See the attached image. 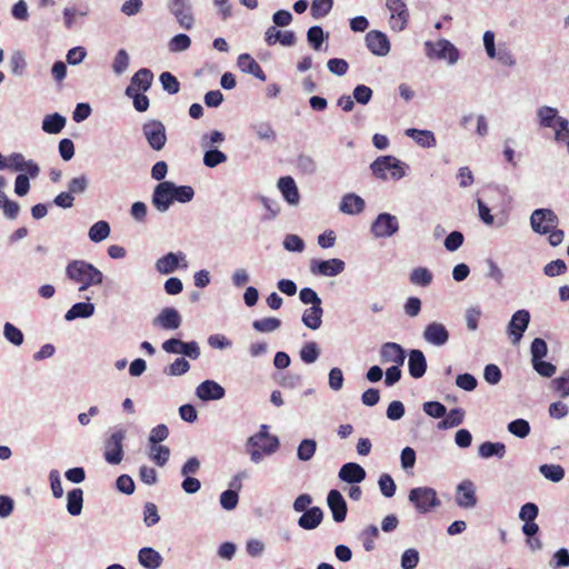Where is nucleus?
I'll return each mask as SVG.
<instances>
[{
    "instance_id": "1",
    "label": "nucleus",
    "mask_w": 569,
    "mask_h": 569,
    "mask_svg": "<svg viewBox=\"0 0 569 569\" xmlns=\"http://www.w3.org/2000/svg\"><path fill=\"white\" fill-rule=\"evenodd\" d=\"M268 430L267 425H261L260 430L246 442V451L253 463L261 462L264 456H270L279 449L278 437L270 435Z\"/></svg>"
},
{
    "instance_id": "2",
    "label": "nucleus",
    "mask_w": 569,
    "mask_h": 569,
    "mask_svg": "<svg viewBox=\"0 0 569 569\" xmlns=\"http://www.w3.org/2000/svg\"><path fill=\"white\" fill-rule=\"evenodd\" d=\"M66 276L70 281L80 286L79 291L101 284L104 278L97 267L86 260L70 261L66 267Z\"/></svg>"
},
{
    "instance_id": "3",
    "label": "nucleus",
    "mask_w": 569,
    "mask_h": 569,
    "mask_svg": "<svg viewBox=\"0 0 569 569\" xmlns=\"http://www.w3.org/2000/svg\"><path fill=\"white\" fill-rule=\"evenodd\" d=\"M370 169L372 174L378 179L387 180V172H390L392 180H400L406 176L408 164L393 156H381L370 164Z\"/></svg>"
},
{
    "instance_id": "4",
    "label": "nucleus",
    "mask_w": 569,
    "mask_h": 569,
    "mask_svg": "<svg viewBox=\"0 0 569 569\" xmlns=\"http://www.w3.org/2000/svg\"><path fill=\"white\" fill-rule=\"evenodd\" d=\"M408 500L417 512L428 513L441 506L437 491L431 487H416L409 491Z\"/></svg>"
},
{
    "instance_id": "5",
    "label": "nucleus",
    "mask_w": 569,
    "mask_h": 569,
    "mask_svg": "<svg viewBox=\"0 0 569 569\" xmlns=\"http://www.w3.org/2000/svg\"><path fill=\"white\" fill-rule=\"evenodd\" d=\"M142 134L148 146L154 151H161L167 143V130L160 120H148L142 124Z\"/></svg>"
},
{
    "instance_id": "6",
    "label": "nucleus",
    "mask_w": 569,
    "mask_h": 569,
    "mask_svg": "<svg viewBox=\"0 0 569 569\" xmlns=\"http://www.w3.org/2000/svg\"><path fill=\"white\" fill-rule=\"evenodd\" d=\"M126 431L121 428L114 429L104 442V459L110 465H118L123 458V440Z\"/></svg>"
},
{
    "instance_id": "7",
    "label": "nucleus",
    "mask_w": 569,
    "mask_h": 569,
    "mask_svg": "<svg viewBox=\"0 0 569 569\" xmlns=\"http://www.w3.org/2000/svg\"><path fill=\"white\" fill-rule=\"evenodd\" d=\"M558 217L551 209H536L530 217V224L535 232L547 234L558 226Z\"/></svg>"
},
{
    "instance_id": "8",
    "label": "nucleus",
    "mask_w": 569,
    "mask_h": 569,
    "mask_svg": "<svg viewBox=\"0 0 569 569\" xmlns=\"http://www.w3.org/2000/svg\"><path fill=\"white\" fill-rule=\"evenodd\" d=\"M399 230V221L396 216L383 212L372 221L370 231L375 238H390Z\"/></svg>"
},
{
    "instance_id": "9",
    "label": "nucleus",
    "mask_w": 569,
    "mask_h": 569,
    "mask_svg": "<svg viewBox=\"0 0 569 569\" xmlns=\"http://www.w3.org/2000/svg\"><path fill=\"white\" fill-rule=\"evenodd\" d=\"M386 7L390 11V27L393 31H402L409 21V10L403 0H386Z\"/></svg>"
},
{
    "instance_id": "10",
    "label": "nucleus",
    "mask_w": 569,
    "mask_h": 569,
    "mask_svg": "<svg viewBox=\"0 0 569 569\" xmlns=\"http://www.w3.org/2000/svg\"><path fill=\"white\" fill-rule=\"evenodd\" d=\"M530 322V313L526 309L516 311L507 326V333L512 345H518Z\"/></svg>"
},
{
    "instance_id": "11",
    "label": "nucleus",
    "mask_w": 569,
    "mask_h": 569,
    "mask_svg": "<svg viewBox=\"0 0 569 569\" xmlns=\"http://www.w3.org/2000/svg\"><path fill=\"white\" fill-rule=\"evenodd\" d=\"M174 202L171 181L159 182L152 192L151 203L161 213L167 212Z\"/></svg>"
},
{
    "instance_id": "12",
    "label": "nucleus",
    "mask_w": 569,
    "mask_h": 569,
    "mask_svg": "<svg viewBox=\"0 0 569 569\" xmlns=\"http://www.w3.org/2000/svg\"><path fill=\"white\" fill-rule=\"evenodd\" d=\"M169 10L174 16L180 27L190 30L193 27L194 18L191 4L187 0H171Z\"/></svg>"
},
{
    "instance_id": "13",
    "label": "nucleus",
    "mask_w": 569,
    "mask_h": 569,
    "mask_svg": "<svg viewBox=\"0 0 569 569\" xmlns=\"http://www.w3.org/2000/svg\"><path fill=\"white\" fill-rule=\"evenodd\" d=\"M345 268L346 263L338 258L329 260H311L310 262L311 273L323 277H336L343 272Z\"/></svg>"
},
{
    "instance_id": "14",
    "label": "nucleus",
    "mask_w": 569,
    "mask_h": 569,
    "mask_svg": "<svg viewBox=\"0 0 569 569\" xmlns=\"http://www.w3.org/2000/svg\"><path fill=\"white\" fill-rule=\"evenodd\" d=\"M449 331L441 322H429L422 332L426 342L435 347H442L449 341Z\"/></svg>"
},
{
    "instance_id": "15",
    "label": "nucleus",
    "mask_w": 569,
    "mask_h": 569,
    "mask_svg": "<svg viewBox=\"0 0 569 569\" xmlns=\"http://www.w3.org/2000/svg\"><path fill=\"white\" fill-rule=\"evenodd\" d=\"M456 503L463 509H471L477 505L476 486L471 480H462L456 489Z\"/></svg>"
},
{
    "instance_id": "16",
    "label": "nucleus",
    "mask_w": 569,
    "mask_h": 569,
    "mask_svg": "<svg viewBox=\"0 0 569 569\" xmlns=\"http://www.w3.org/2000/svg\"><path fill=\"white\" fill-rule=\"evenodd\" d=\"M366 44L369 51L378 57H385L390 51L388 37L378 30H371L366 34Z\"/></svg>"
},
{
    "instance_id": "17",
    "label": "nucleus",
    "mask_w": 569,
    "mask_h": 569,
    "mask_svg": "<svg viewBox=\"0 0 569 569\" xmlns=\"http://www.w3.org/2000/svg\"><path fill=\"white\" fill-rule=\"evenodd\" d=\"M182 319L179 311L172 307L163 308L153 319V326L164 330H176L181 326Z\"/></svg>"
},
{
    "instance_id": "18",
    "label": "nucleus",
    "mask_w": 569,
    "mask_h": 569,
    "mask_svg": "<svg viewBox=\"0 0 569 569\" xmlns=\"http://www.w3.org/2000/svg\"><path fill=\"white\" fill-rule=\"evenodd\" d=\"M153 81V73L150 69L141 68L131 78L130 84L126 89V94L133 92H146L150 89Z\"/></svg>"
},
{
    "instance_id": "19",
    "label": "nucleus",
    "mask_w": 569,
    "mask_h": 569,
    "mask_svg": "<svg viewBox=\"0 0 569 569\" xmlns=\"http://www.w3.org/2000/svg\"><path fill=\"white\" fill-rule=\"evenodd\" d=\"M327 503L332 512V518L336 522H342L347 517V502L337 489L329 491L327 497Z\"/></svg>"
},
{
    "instance_id": "20",
    "label": "nucleus",
    "mask_w": 569,
    "mask_h": 569,
    "mask_svg": "<svg viewBox=\"0 0 569 569\" xmlns=\"http://www.w3.org/2000/svg\"><path fill=\"white\" fill-rule=\"evenodd\" d=\"M380 358L383 363L392 362L402 366L406 360V352L399 343L386 342L380 348Z\"/></svg>"
},
{
    "instance_id": "21",
    "label": "nucleus",
    "mask_w": 569,
    "mask_h": 569,
    "mask_svg": "<svg viewBox=\"0 0 569 569\" xmlns=\"http://www.w3.org/2000/svg\"><path fill=\"white\" fill-rule=\"evenodd\" d=\"M196 395L203 401H210L222 399L226 391L218 382L213 380H206L197 387Z\"/></svg>"
},
{
    "instance_id": "22",
    "label": "nucleus",
    "mask_w": 569,
    "mask_h": 569,
    "mask_svg": "<svg viewBox=\"0 0 569 569\" xmlns=\"http://www.w3.org/2000/svg\"><path fill=\"white\" fill-rule=\"evenodd\" d=\"M408 369L412 378L419 379L427 371V360L423 352L419 349H412L408 355Z\"/></svg>"
},
{
    "instance_id": "23",
    "label": "nucleus",
    "mask_w": 569,
    "mask_h": 569,
    "mask_svg": "<svg viewBox=\"0 0 569 569\" xmlns=\"http://www.w3.org/2000/svg\"><path fill=\"white\" fill-rule=\"evenodd\" d=\"M278 188L284 200L291 204L297 206L300 201L298 187L292 177L286 176L278 180Z\"/></svg>"
},
{
    "instance_id": "24",
    "label": "nucleus",
    "mask_w": 569,
    "mask_h": 569,
    "mask_svg": "<svg viewBox=\"0 0 569 569\" xmlns=\"http://www.w3.org/2000/svg\"><path fill=\"white\" fill-rule=\"evenodd\" d=\"M338 476L345 482L359 483L366 479V470L356 462H347L340 468Z\"/></svg>"
},
{
    "instance_id": "25",
    "label": "nucleus",
    "mask_w": 569,
    "mask_h": 569,
    "mask_svg": "<svg viewBox=\"0 0 569 569\" xmlns=\"http://www.w3.org/2000/svg\"><path fill=\"white\" fill-rule=\"evenodd\" d=\"M538 124L541 128L556 129L559 126V121L565 119L558 114V110L553 107L542 106L537 109Z\"/></svg>"
},
{
    "instance_id": "26",
    "label": "nucleus",
    "mask_w": 569,
    "mask_h": 569,
    "mask_svg": "<svg viewBox=\"0 0 569 569\" xmlns=\"http://www.w3.org/2000/svg\"><path fill=\"white\" fill-rule=\"evenodd\" d=\"M365 200L356 193H346L340 201L339 210L346 214H359L365 210Z\"/></svg>"
},
{
    "instance_id": "27",
    "label": "nucleus",
    "mask_w": 569,
    "mask_h": 569,
    "mask_svg": "<svg viewBox=\"0 0 569 569\" xmlns=\"http://www.w3.org/2000/svg\"><path fill=\"white\" fill-rule=\"evenodd\" d=\"M264 40L268 46L280 42L282 46L291 47L296 43V34L293 31H279L276 27H269L264 33Z\"/></svg>"
},
{
    "instance_id": "28",
    "label": "nucleus",
    "mask_w": 569,
    "mask_h": 569,
    "mask_svg": "<svg viewBox=\"0 0 569 569\" xmlns=\"http://www.w3.org/2000/svg\"><path fill=\"white\" fill-rule=\"evenodd\" d=\"M237 66L242 72L252 74L259 80H266V74L263 70L250 54H240L237 60Z\"/></svg>"
},
{
    "instance_id": "29",
    "label": "nucleus",
    "mask_w": 569,
    "mask_h": 569,
    "mask_svg": "<svg viewBox=\"0 0 569 569\" xmlns=\"http://www.w3.org/2000/svg\"><path fill=\"white\" fill-rule=\"evenodd\" d=\"M184 257L182 252H169L157 260L156 269L161 274L172 273L179 267V261L183 260Z\"/></svg>"
},
{
    "instance_id": "30",
    "label": "nucleus",
    "mask_w": 569,
    "mask_h": 569,
    "mask_svg": "<svg viewBox=\"0 0 569 569\" xmlns=\"http://www.w3.org/2000/svg\"><path fill=\"white\" fill-rule=\"evenodd\" d=\"M323 512L319 507H311L298 519V525L305 530L316 529L322 521Z\"/></svg>"
},
{
    "instance_id": "31",
    "label": "nucleus",
    "mask_w": 569,
    "mask_h": 569,
    "mask_svg": "<svg viewBox=\"0 0 569 569\" xmlns=\"http://www.w3.org/2000/svg\"><path fill=\"white\" fill-rule=\"evenodd\" d=\"M139 563L146 569H158L162 563L161 555L150 547L141 548L138 552Z\"/></svg>"
},
{
    "instance_id": "32",
    "label": "nucleus",
    "mask_w": 569,
    "mask_h": 569,
    "mask_svg": "<svg viewBox=\"0 0 569 569\" xmlns=\"http://www.w3.org/2000/svg\"><path fill=\"white\" fill-rule=\"evenodd\" d=\"M435 54L438 59H448L450 64H453L459 59L458 49L448 40H439L433 48Z\"/></svg>"
},
{
    "instance_id": "33",
    "label": "nucleus",
    "mask_w": 569,
    "mask_h": 569,
    "mask_svg": "<svg viewBox=\"0 0 569 569\" xmlns=\"http://www.w3.org/2000/svg\"><path fill=\"white\" fill-rule=\"evenodd\" d=\"M322 316L323 309L321 305L311 306L303 311L301 321L307 328L317 330L321 327Z\"/></svg>"
},
{
    "instance_id": "34",
    "label": "nucleus",
    "mask_w": 569,
    "mask_h": 569,
    "mask_svg": "<svg viewBox=\"0 0 569 569\" xmlns=\"http://www.w3.org/2000/svg\"><path fill=\"white\" fill-rule=\"evenodd\" d=\"M406 136L410 137L417 144L422 148L436 147V137L430 130H420L410 128L406 130Z\"/></svg>"
},
{
    "instance_id": "35",
    "label": "nucleus",
    "mask_w": 569,
    "mask_h": 569,
    "mask_svg": "<svg viewBox=\"0 0 569 569\" xmlns=\"http://www.w3.org/2000/svg\"><path fill=\"white\" fill-rule=\"evenodd\" d=\"M94 305L91 302H77L64 315L67 321L78 318H90L94 313Z\"/></svg>"
},
{
    "instance_id": "36",
    "label": "nucleus",
    "mask_w": 569,
    "mask_h": 569,
    "mask_svg": "<svg viewBox=\"0 0 569 569\" xmlns=\"http://www.w3.org/2000/svg\"><path fill=\"white\" fill-rule=\"evenodd\" d=\"M478 455L483 459L491 457L501 459L506 455V445L502 442L485 441L479 446Z\"/></svg>"
},
{
    "instance_id": "37",
    "label": "nucleus",
    "mask_w": 569,
    "mask_h": 569,
    "mask_svg": "<svg viewBox=\"0 0 569 569\" xmlns=\"http://www.w3.org/2000/svg\"><path fill=\"white\" fill-rule=\"evenodd\" d=\"M67 510L71 516H79L83 506V491L80 488L72 489L67 495Z\"/></svg>"
},
{
    "instance_id": "38",
    "label": "nucleus",
    "mask_w": 569,
    "mask_h": 569,
    "mask_svg": "<svg viewBox=\"0 0 569 569\" xmlns=\"http://www.w3.org/2000/svg\"><path fill=\"white\" fill-rule=\"evenodd\" d=\"M64 126L66 118L57 112L46 116L42 121V130L47 133H59Z\"/></svg>"
},
{
    "instance_id": "39",
    "label": "nucleus",
    "mask_w": 569,
    "mask_h": 569,
    "mask_svg": "<svg viewBox=\"0 0 569 569\" xmlns=\"http://www.w3.org/2000/svg\"><path fill=\"white\" fill-rule=\"evenodd\" d=\"M111 229L107 221L100 220L93 223L89 231L88 237L92 242H101L110 236Z\"/></svg>"
},
{
    "instance_id": "40",
    "label": "nucleus",
    "mask_w": 569,
    "mask_h": 569,
    "mask_svg": "<svg viewBox=\"0 0 569 569\" xmlns=\"http://www.w3.org/2000/svg\"><path fill=\"white\" fill-rule=\"evenodd\" d=\"M249 128L260 140L273 142L277 138V134L269 122H254L251 123Z\"/></svg>"
},
{
    "instance_id": "41",
    "label": "nucleus",
    "mask_w": 569,
    "mask_h": 569,
    "mask_svg": "<svg viewBox=\"0 0 569 569\" xmlns=\"http://www.w3.org/2000/svg\"><path fill=\"white\" fill-rule=\"evenodd\" d=\"M465 410L461 408L451 409L448 413L446 412L445 419L439 422V429H448L460 426L463 422Z\"/></svg>"
},
{
    "instance_id": "42",
    "label": "nucleus",
    "mask_w": 569,
    "mask_h": 569,
    "mask_svg": "<svg viewBox=\"0 0 569 569\" xmlns=\"http://www.w3.org/2000/svg\"><path fill=\"white\" fill-rule=\"evenodd\" d=\"M224 140L226 137L223 132L219 130H212L201 136L199 144L203 150L216 149V147L221 144Z\"/></svg>"
},
{
    "instance_id": "43",
    "label": "nucleus",
    "mask_w": 569,
    "mask_h": 569,
    "mask_svg": "<svg viewBox=\"0 0 569 569\" xmlns=\"http://www.w3.org/2000/svg\"><path fill=\"white\" fill-rule=\"evenodd\" d=\"M409 279L415 286L428 287L432 282L433 276L429 269L418 267L410 272Z\"/></svg>"
},
{
    "instance_id": "44",
    "label": "nucleus",
    "mask_w": 569,
    "mask_h": 569,
    "mask_svg": "<svg viewBox=\"0 0 569 569\" xmlns=\"http://www.w3.org/2000/svg\"><path fill=\"white\" fill-rule=\"evenodd\" d=\"M539 471L552 482H560L565 478V469L560 465L545 463L539 467Z\"/></svg>"
},
{
    "instance_id": "45",
    "label": "nucleus",
    "mask_w": 569,
    "mask_h": 569,
    "mask_svg": "<svg viewBox=\"0 0 569 569\" xmlns=\"http://www.w3.org/2000/svg\"><path fill=\"white\" fill-rule=\"evenodd\" d=\"M149 458L157 466L163 467L170 458V449L162 445H150Z\"/></svg>"
},
{
    "instance_id": "46",
    "label": "nucleus",
    "mask_w": 569,
    "mask_h": 569,
    "mask_svg": "<svg viewBox=\"0 0 569 569\" xmlns=\"http://www.w3.org/2000/svg\"><path fill=\"white\" fill-rule=\"evenodd\" d=\"M299 356L305 363H313L320 356V348L317 342L309 341L302 346Z\"/></svg>"
},
{
    "instance_id": "47",
    "label": "nucleus",
    "mask_w": 569,
    "mask_h": 569,
    "mask_svg": "<svg viewBox=\"0 0 569 569\" xmlns=\"http://www.w3.org/2000/svg\"><path fill=\"white\" fill-rule=\"evenodd\" d=\"M173 200L180 203H188L194 197V190L191 186H177L171 181Z\"/></svg>"
},
{
    "instance_id": "48",
    "label": "nucleus",
    "mask_w": 569,
    "mask_h": 569,
    "mask_svg": "<svg viewBox=\"0 0 569 569\" xmlns=\"http://www.w3.org/2000/svg\"><path fill=\"white\" fill-rule=\"evenodd\" d=\"M329 34L325 33L322 28L313 26L307 32L308 43L317 51L321 50L322 42L328 39Z\"/></svg>"
},
{
    "instance_id": "49",
    "label": "nucleus",
    "mask_w": 569,
    "mask_h": 569,
    "mask_svg": "<svg viewBox=\"0 0 569 569\" xmlns=\"http://www.w3.org/2000/svg\"><path fill=\"white\" fill-rule=\"evenodd\" d=\"M550 387L559 397H569V370H566L560 377L552 379Z\"/></svg>"
},
{
    "instance_id": "50",
    "label": "nucleus",
    "mask_w": 569,
    "mask_h": 569,
    "mask_svg": "<svg viewBox=\"0 0 569 569\" xmlns=\"http://www.w3.org/2000/svg\"><path fill=\"white\" fill-rule=\"evenodd\" d=\"M317 442L313 439H303L297 449V457L301 461H309L316 453Z\"/></svg>"
},
{
    "instance_id": "51",
    "label": "nucleus",
    "mask_w": 569,
    "mask_h": 569,
    "mask_svg": "<svg viewBox=\"0 0 569 569\" xmlns=\"http://www.w3.org/2000/svg\"><path fill=\"white\" fill-rule=\"evenodd\" d=\"M280 326L281 321L273 317L258 319L252 322L253 329L263 333L273 332L279 329Z\"/></svg>"
},
{
    "instance_id": "52",
    "label": "nucleus",
    "mask_w": 569,
    "mask_h": 569,
    "mask_svg": "<svg viewBox=\"0 0 569 569\" xmlns=\"http://www.w3.org/2000/svg\"><path fill=\"white\" fill-rule=\"evenodd\" d=\"M202 161L207 168H214V167L226 162L227 156H226V153H223L222 151H220L217 148L208 149V150H204Z\"/></svg>"
},
{
    "instance_id": "53",
    "label": "nucleus",
    "mask_w": 569,
    "mask_h": 569,
    "mask_svg": "<svg viewBox=\"0 0 569 569\" xmlns=\"http://www.w3.org/2000/svg\"><path fill=\"white\" fill-rule=\"evenodd\" d=\"M378 537L379 530L375 525H370L361 531L360 539L366 551H371L375 549V540Z\"/></svg>"
},
{
    "instance_id": "54",
    "label": "nucleus",
    "mask_w": 569,
    "mask_h": 569,
    "mask_svg": "<svg viewBox=\"0 0 569 569\" xmlns=\"http://www.w3.org/2000/svg\"><path fill=\"white\" fill-rule=\"evenodd\" d=\"M190 370V363L184 358H177L163 369V373L170 377L182 376Z\"/></svg>"
},
{
    "instance_id": "55",
    "label": "nucleus",
    "mask_w": 569,
    "mask_h": 569,
    "mask_svg": "<svg viewBox=\"0 0 569 569\" xmlns=\"http://www.w3.org/2000/svg\"><path fill=\"white\" fill-rule=\"evenodd\" d=\"M10 69L14 76L21 77L27 68L24 53L20 50L14 51L10 57Z\"/></svg>"
},
{
    "instance_id": "56",
    "label": "nucleus",
    "mask_w": 569,
    "mask_h": 569,
    "mask_svg": "<svg viewBox=\"0 0 569 569\" xmlns=\"http://www.w3.org/2000/svg\"><path fill=\"white\" fill-rule=\"evenodd\" d=\"M191 39L184 33L176 34L168 43L170 52H182L190 48Z\"/></svg>"
},
{
    "instance_id": "57",
    "label": "nucleus",
    "mask_w": 569,
    "mask_h": 569,
    "mask_svg": "<svg viewBox=\"0 0 569 569\" xmlns=\"http://www.w3.org/2000/svg\"><path fill=\"white\" fill-rule=\"evenodd\" d=\"M159 80L164 91L169 94H176L180 90V82L178 79L169 71H164L160 74Z\"/></svg>"
},
{
    "instance_id": "58",
    "label": "nucleus",
    "mask_w": 569,
    "mask_h": 569,
    "mask_svg": "<svg viewBox=\"0 0 569 569\" xmlns=\"http://www.w3.org/2000/svg\"><path fill=\"white\" fill-rule=\"evenodd\" d=\"M333 6V0H312L311 16L320 19L329 14Z\"/></svg>"
},
{
    "instance_id": "59",
    "label": "nucleus",
    "mask_w": 569,
    "mask_h": 569,
    "mask_svg": "<svg viewBox=\"0 0 569 569\" xmlns=\"http://www.w3.org/2000/svg\"><path fill=\"white\" fill-rule=\"evenodd\" d=\"M496 54L497 56L495 59L498 60V62L502 66L512 68L517 63L516 57L513 56V53L510 51L506 43H499L498 51Z\"/></svg>"
},
{
    "instance_id": "60",
    "label": "nucleus",
    "mask_w": 569,
    "mask_h": 569,
    "mask_svg": "<svg viewBox=\"0 0 569 569\" xmlns=\"http://www.w3.org/2000/svg\"><path fill=\"white\" fill-rule=\"evenodd\" d=\"M508 431L518 438H526L530 433V425L525 419H516L508 423Z\"/></svg>"
},
{
    "instance_id": "61",
    "label": "nucleus",
    "mask_w": 569,
    "mask_h": 569,
    "mask_svg": "<svg viewBox=\"0 0 569 569\" xmlns=\"http://www.w3.org/2000/svg\"><path fill=\"white\" fill-rule=\"evenodd\" d=\"M88 187L89 179L86 174L74 177L68 182V191L71 192L72 196L84 193Z\"/></svg>"
},
{
    "instance_id": "62",
    "label": "nucleus",
    "mask_w": 569,
    "mask_h": 569,
    "mask_svg": "<svg viewBox=\"0 0 569 569\" xmlns=\"http://www.w3.org/2000/svg\"><path fill=\"white\" fill-rule=\"evenodd\" d=\"M129 54L124 49H120L113 59L112 70L116 74H122L129 67Z\"/></svg>"
},
{
    "instance_id": "63",
    "label": "nucleus",
    "mask_w": 569,
    "mask_h": 569,
    "mask_svg": "<svg viewBox=\"0 0 569 569\" xmlns=\"http://www.w3.org/2000/svg\"><path fill=\"white\" fill-rule=\"evenodd\" d=\"M419 551L415 548H409L401 556V568L415 569L419 563Z\"/></svg>"
},
{
    "instance_id": "64",
    "label": "nucleus",
    "mask_w": 569,
    "mask_h": 569,
    "mask_svg": "<svg viewBox=\"0 0 569 569\" xmlns=\"http://www.w3.org/2000/svg\"><path fill=\"white\" fill-rule=\"evenodd\" d=\"M553 131L555 141L567 147L569 144V121L567 119H561L559 121V126L553 129Z\"/></svg>"
}]
</instances>
